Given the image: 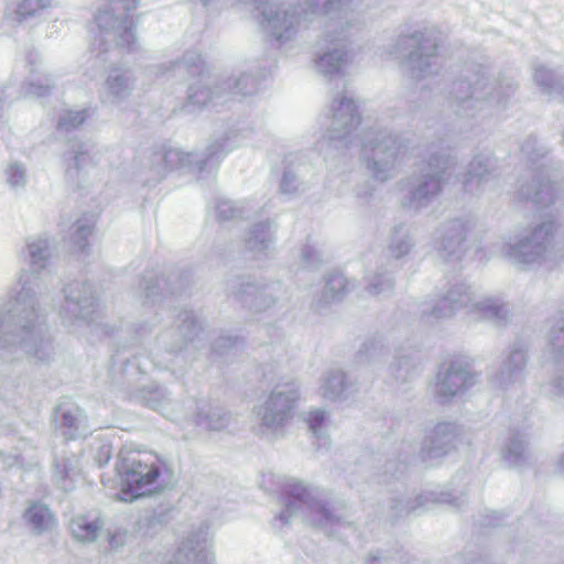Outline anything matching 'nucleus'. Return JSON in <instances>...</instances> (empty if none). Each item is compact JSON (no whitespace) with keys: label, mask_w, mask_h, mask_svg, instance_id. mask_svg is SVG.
<instances>
[{"label":"nucleus","mask_w":564,"mask_h":564,"mask_svg":"<svg viewBox=\"0 0 564 564\" xmlns=\"http://www.w3.org/2000/svg\"><path fill=\"white\" fill-rule=\"evenodd\" d=\"M117 473L118 498L122 501H133L155 491L162 474V464L151 453L129 451L120 455Z\"/></svg>","instance_id":"obj_1"},{"label":"nucleus","mask_w":564,"mask_h":564,"mask_svg":"<svg viewBox=\"0 0 564 564\" xmlns=\"http://www.w3.org/2000/svg\"><path fill=\"white\" fill-rule=\"evenodd\" d=\"M25 519L37 533L50 530L55 524V519L48 508L40 502H33L26 509Z\"/></svg>","instance_id":"obj_2"},{"label":"nucleus","mask_w":564,"mask_h":564,"mask_svg":"<svg viewBox=\"0 0 564 564\" xmlns=\"http://www.w3.org/2000/svg\"><path fill=\"white\" fill-rule=\"evenodd\" d=\"M101 529L102 522L99 519L90 521L86 517H77L70 523L73 535L82 542L95 541Z\"/></svg>","instance_id":"obj_3"},{"label":"nucleus","mask_w":564,"mask_h":564,"mask_svg":"<svg viewBox=\"0 0 564 564\" xmlns=\"http://www.w3.org/2000/svg\"><path fill=\"white\" fill-rule=\"evenodd\" d=\"M325 420L324 412L322 411H312L307 415V423L312 431L316 432L319 429Z\"/></svg>","instance_id":"obj_4"}]
</instances>
